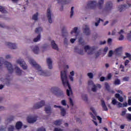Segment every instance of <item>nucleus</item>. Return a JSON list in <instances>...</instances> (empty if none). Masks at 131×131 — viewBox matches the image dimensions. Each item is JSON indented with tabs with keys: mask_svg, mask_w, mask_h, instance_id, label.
<instances>
[{
	"mask_svg": "<svg viewBox=\"0 0 131 131\" xmlns=\"http://www.w3.org/2000/svg\"><path fill=\"white\" fill-rule=\"evenodd\" d=\"M60 75L63 85L65 87L68 86L69 88V90H67V94L69 97L70 96V92L72 93V89H71V86L67 78V72L66 71H61Z\"/></svg>",
	"mask_w": 131,
	"mask_h": 131,
	"instance_id": "nucleus-1",
	"label": "nucleus"
},
{
	"mask_svg": "<svg viewBox=\"0 0 131 131\" xmlns=\"http://www.w3.org/2000/svg\"><path fill=\"white\" fill-rule=\"evenodd\" d=\"M29 63L32 65V66H33L34 68L36 69L39 72V74L40 75H43L44 76H47V75H46V73L43 72V71L41 70V67L40 66L38 65L35 61L33 59H30L29 60Z\"/></svg>",
	"mask_w": 131,
	"mask_h": 131,
	"instance_id": "nucleus-2",
	"label": "nucleus"
},
{
	"mask_svg": "<svg viewBox=\"0 0 131 131\" xmlns=\"http://www.w3.org/2000/svg\"><path fill=\"white\" fill-rule=\"evenodd\" d=\"M3 64H4L6 67L9 73H13L14 70L13 69V66H12V64L8 61L4 62V58L3 57H0V67L3 66Z\"/></svg>",
	"mask_w": 131,
	"mask_h": 131,
	"instance_id": "nucleus-3",
	"label": "nucleus"
},
{
	"mask_svg": "<svg viewBox=\"0 0 131 131\" xmlns=\"http://www.w3.org/2000/svg\"><path fill=\"white\" fill-rule=\"evenodd\" d=\"M51 91L53 94H55V95L57 96V97H64V93H63V91H62L58 87H53L51 89Z\"/></svg>",
	"mask_w": 131,
	"mask_h": 131,
	"instance_id": "nucleus-4",
	"label": "nucleus"
},
{
	"mask_svg": "<svg viewBox=\"0 0 131 131\" xmlns=\"http://www.w3.org/2000/svg\"><path fill=\"white\" fill-rule=\"evenodd\" d=\"M97 7V2L96 1H89L87 4V8L91 10H94Z\"/></svg>",
	"mask_w": 131,
	"mask_h": 131,
	"instance_id": "nucleus-5",
	"label": "nucleus"
},
{
	"mask_svg": "<svg viewBox=\"0 0 131 131\" xmlns=\"http://www.w3.org/2000/svg\"><path fill=\"white\" fill-rule=\"evenodd\" d=\"M113 8V4L112 2L109 1L107 2L105 5V7L103 9V12H107L108 11H111Z\"/></svg>",
	"mask_w": 131,
	"mask_h": 131,
	"instance_id": "nucleus-6",
	"label": "nucleus"
},
{
	"mask_svg": "<svg viewBox=\"0 0 131 131\" xmlns=\"http://www.w3.org/2000/svg\"><path fill=\"white\" fill-rule=\"evenodd\" d=\"M17 64H19L20 66L24 69V70H26L27 69V64L23 59H18L16 61Z\"/></svg>",
	"mask_w": 131,
	"mask_h": 131,
	"instance_id": "nucleus-7",
	"label": "nucleus"
},
{
	"mask_svg": "<svg viewBox=\"0 0 131 131\" xmlns=\"http://www.w3.org/2000/svg\"><path fill=\"white\" fill-rule=\"evenodd\" d=\"M46 102L43 100H41L40 102H38L34 105L33 106V109H39L41 108L42 106H45Z\"/></svg>",
	"mask_w": 131,
	"mask_h": 131,
	"instance_id": "nucleus-8",
	"label": "nucleus"
},
{
	"mask_svg": "<svg viewBox=\"0 0 131 131\" xmlns=\"http://www.w3.org/2000/svg\"><path fill=\"white\" fill-rule=\"evenodd\" d=\"M83 30L84 33H85L86 35H90L91 34V31H90L89 26L84 25L83 27Z\"/></svg>",
	"mask_w": 131,
	"mask_h": 131,
	"instance_id": "nucleus-9",
	"label": "nucleus"
},
{
	"mask_svg": "<svg viewBox=\"0 0 131 131\" xmlns=\"http://www.w3.org/2000/svg\"><path fill=\"white\" fill-rule=\"evenodd\" d=\"M84 49L85 52H88V51H90L89 52H88V55H92V54H93L94 53V51L95 50V49L94 48L92 49L89 46H85Z\"/></svg>",
	"mask_w": 131,
	"mask_h": 131,
	"instance_id": "nucleus-10",
	"label": "nucleus"
},
{
	"mask_svg": "<svg viewBox=\"0 0 131 131\" xmlns=\"http://www.w3.org/2000/svg\"><path fill=\"white\" fill-rule=\"evenodd\" d=\"M5 45L9 48V49H11L12 50H16L17 49V46L15 43H12L10 42H6Z\"/></svg>",
	"mask_w": 131,
	"mask_h": 131,
	"instance_id": "nucleus-11",
	"label": "nucleus"
},
{
	"mask_svg": "<svg viewBox=\"0 0 131 131\" xmlns=\"http://www.w3.org/2000/svg\"><path fill=\"white\" fill-rule=\"evenodd\" d=\"M47 16L49 23H53V20H52V14L51 13V8H50L47 9Z\"/></svg>",
	"mask_w": 131,
	"mask_h": 131,
	"instance_id": "nucleus-12",
	"label": "nucleus"
},
{
	"mask_svg": "<svg viewBox=\"0 0 131 131\" xmlns=\"http://www.w3.org/2000/svg\"><path fill=\"white\" fill-rule=\"evenodd\" d=\"M54 108H59L60 109L61 115L62 116H65V115H66V111L65 110V108L60 105H54Z\"/></svg>",
	"mask_w": 131,
	"mask_h": 131,
	"instance_id": "nucleus-13",
	"label": "nucleus"
},
{
	"mask_svg": "<svg viewBox=\"0 0 131 131\" xmlns=\"http://www.w3.org/2000/svg\"><path fill=\"white\" fill-rule=\"evenodd\" d=\"M47 63L49 69H52L53 68V61L50 58L47 59Z\"/></svg>",
	"mask_w": 131,
	"mask_h": 131,
	"instance_id": "nucleus-14",
	"label": "nucleus"
},
{
	"mask_svg": "<svg viewBox=\"0 0 131 131\" xmlns=\"http://www.w3.org/2000/svg\"><path fill=\"white\" fill-rule=\"evenodd\" d=\"M36 120H37V118L36 117L33 118L28 117L27 119V121L29 123H34Z\"/></svg>",
	"mask_w": 131,
	"mask_h": 131,
	"instance_id": "nucleus-15",
	"label": "nucleus"
},
{
	"mask_svg": "<svg viewBox=\"0 0 131 131\" xmlns=\"http://www.w3.org/2000/svg\"><path fill=\"white\" fill-rule=\"evenodd\" d=\"M58 4H62V5H67L70 3V0H56Z\"/></svg>",
	"mask_w": 131,
	"mask_h": 131,
	"instance_id": "nucleus-16",
	"label": "nucleus"
},
{
	"mask_svg": "<svg viewBox=\"0 0 131 131\" xmlns=\"http://www.w3.org/2000/svg\"><path fill=\"white\" fill-rule=\"evenodd\" d=\"M101 106L103 109L104 111H108V108L107 107V106H106V103H105V101L104 100L101 99Z\"/></svg>",
	"mask_w": 131,
	"mask_h": 131,
	"instance_id": "nucleus-17",
	"label": "nucleus"
},
{
	"mask_svg": "<svg viewBox=\"0 0 131 131\" xmlns=\"http://www.w3.org/2000/svg\"><path fill=\"white\" fill-rule=\"evenodd\" d=\"M75 53H78L79 55H83V50H79L77 47L74 48Z\"/></svg>",
	"mask_w": 131,
	"mask_h": 131,
	"instance_id": "nucleus-18",
	"label": "nucleus"
},
{
	"mask_svg": "<svg viewBox=\"0 0 131 131\" xmlns=\"http://www.w3.org/2000/svg\"><path fill=\"white\" fill-rule=\"evenodd\" d=\"M115 98H116V99H118L119 102H123V97H122V96H120V94H118V93H116L115 95Z\"/></svg>",
	"mask_w": 131,
	"mask_h": 131,
	"instance_id": "nucleus-19",
	"label": "nucleus"
},
{
	"mask_svg": "<svg viewBox=\"0 0 131 131\" xmlns=\"http://www.w3.org/2000/svg\"><path fill=\"white\" fill-rule=\"evenodd\" d=\"M45 112L47 114H49V115H51L52 113V110L51 109V106H46L45 107Z\"/></svg>",
	"mask_w": 131,
	"mask_h": 131,
	"instance_id": "nucleus-20",
	"label": "nucleus"
},
{
	"mask_svg": "<svg viewBox=\"0 0 131 131\" xmlns=\"http://www.w3.org/2000/svg\"><path fill=\"white\" fill-rule=\"evenodd\" d=\"M51 46H52V49H54V50H59V48H58V45L56 44V42H55V41L52 40L51 41Z\"/></svg>",
	"mask_w": 131,
	"mask_h": 131,
	"instance_id": "nucleus-21",
	"label": "nucleus"
},
{
	"mask_svg": "<svg viewBox=\"0 0 131 131\" xmlns=\"http://www.w3.org/2000/svg\"><path fill=\"white\" fill-rule=\"evenodd\" d=\"M53 124L56 126H60V125L62 124V120H57L53 122Z\"/></svg>",
	"mask_w": 131,
	"mask_h": 131,
	"instance_id": "nucleus-22",
	"label": "nucleus"
},
{
	"mask_svg": "<svg viewBox=\"0 0 131 131\" xmlns=\"http://www.w3.org/2000/svg\"><path fill=\"white\" fill-rule=\"evenodd\" d=\"M15 127L16 129H20L22 127V122L19 121L16 123Z\"/></svg>",
	"mask_w": 131,
	"mask_h": 131,
	"instance_id": "nucleus-23",
	"label": "nucleus"
},
{
	"mask_svg": "<svg viewBox=\"0 0 131 131\" xmlns=\"http://www.w3.org/2000/svg\"><path fill=\"white\" fill-rule=\"evenodd\" d=\"M104 4V0H99L98 3V6L99 10H101L102 8V5Z\"/></svg>",
	"mask_w": 131,
	"mask_h": 131,
	"instance_id": "nucleus-24",
	"label": "nucleus"
},
{
	"mask_svg": "<svg viewBox=\"0 0 131 131\" xmlns=\"http://www.w3.org/2000/svg\"><path fill=\"white\" fill-rule=\"evenodd\" d=\"M32 51L34 54H38V52H39V48L37 46H36L33 48Z\"/></svg>",
	"mask_w": 131,
	"mask_h": 131,
	"instance_id": "nucleus-25",
	"label": "nucleus"
},
{
	"mask_svg": "<svg viewBox=\"0 0 131 131\" xmlns=\"http://www.w3.org/2000/svg\"><path fill=\"white\" fill-rule=\"evenodd\" d=\"M15 69L17 75H21L22 74V71L20 70V68H19V67H16L15 68Z\"/></svg>",
	"mask_w": 131,
	"mask_h": 131,
	"instance_id": "nucleus-26",
	"label": "nucleus"
},
{
	"mask_svg": "<svg viewBox=\"0 0 131 131\" xmlns=\"http://www.w3.org/2000/svg\"><path fill=\"white\" fill-rule=\"evenodd\" d=\"M114 84H115V85H119V84H120V80L116 79L114 81Z\"/></svg>",
	"mask_w": 131,
	"mask_h": 131,
	"instance_id": "nucleus-27",
	"label": "nucleus"
},
{
	"mask_svg": "<svg viewBox=\"0 0 131 131\" xmlns=\"http://www.w3.org/2000/svg\"><path fill=\"white\" fill-rule=\"evenodd\" d=\"M104 86H105L106 90L107 91H108V92H109V91H110V86L109 85V84L108 83V82H105L104 83Z\"/></svg>",
	"mask_w": 131,
	"mask_h": 131,
	"instance_id": "nucleus-28",
	"label": "nucleus"
},
{
	"mask_svg": "<svg viewBox=\"0 0 131 131\" xmlns=\"http://www.w3.org/2000/svg\"><path fill=\"white\" fill-rule=\"evenodd\" d=\"M38 16V12H37L36 14H34L32 17L33 20H34L35 21H37V19H38L37 16Z\"/></svg>",
	"mask_w": 131,
	"mask_h": 131,
	"instance_id": "nucleus-29",
	"label": "nucleus"
},
{
	"mask_svg": "<svg viewBox=\"0 0 131 131\" xmlns=\"http://www.w3.org/2000/svg\"><path fill=\"white\" fill-rule=\"evenodd\" d=\"M82 99L83 100V101H85V102H88V95L86 94L82 95Z\"/></svg>",
	"mask_w": 131,
	"mask_h": 131,
	"instance_id": "nucleus-30",
	"label": "nucleus"
},
{
	"mask_svg": "<svg viewBox=\"0 0 131 131\" xmlns=\"http://www.w3.org/2000/svg\"><path fill=\"white\" fill-rule=\"evenodd\" d=\"M39 40H40V34H39L37 37L35 38L33 41H34V42H37Z\"/></svg>",
	"mask_w": 131,
	"mask_h": 131,
	"instance_id": "nucleus-31",
	"label": "nucleus"
},
{
	"mask_svg": "<svg viewBox=\"0 0 131 131\" xmlns=\"http://www.w3.org/2000/svg\"><path fill=\"white\" fill-rule=\"evenodd\" d=\"M41 31H42V28L41 27H39L35 29V32L36 33H39Z\"/></svg>",
	"mask_w": 131,
	"mask_h": 131,
	"instance_id": "nucleus-32",
	"label": "nucleus"
},
{
	"mask_svg": "<svg viewBox=\"0 0 131 131\" xmlns=\"http://www.w3.org/2000/svg\"><path fill=\"white\" fill-rule=\"evenodd\" d=\"M0 12H1V13H3V14L7 13V11L5 10V8L2 6H0Z\"/></svg>",
	"mask_w": 131,
	"mask_h": 131,
	"instance_id": "nucleus-33",
	"label": "nucleus"
},
{
	"mask_svg": "<svg viewBox=\"0 0 131 131\" xmlns=\"http://www.w3.org/2000/svg\"><path fill=\"white\" fill-rule=\"evenodd\" d=\"M125 5H120L119 7V12H122L123 9L125 8Z\"/></svg>",
	"mask_w": 131,
	"mask_h": 131,
	"instance_id": "nucleus-34",
	"label": "nucleus"
},
{
	"mask_svg": "<svg viewBox=\"0 0 131 131\" xmlns=\"http://www.w3.org/2000/svg\"><path fill=\"white\" fill-rule=\"evenodd\" d=\"M78 30V28L75 27L74 30L71 32V34H72L73 33H77V31Z\"/></svg>",
	"mask_w": 131,
	"mask_h": 131,
	"instance_id": "nucleus-35",
	"label": "nucleus"
},
{
	"mask_svg": "<svg viewBox=\"0 0 131 131\" xmlns=\"http://www.w3.org/2000/svg\"><path fill=\"white\" fill-rule=\"evenodd\" d=\"M14 118H15L14 117V116H10L8 119H7L8 122H11V121H13Z\"/></svg>",
	"mask_w": 131,
	"mask_h": 131,
	"instance_id": "nucleus-36",
	"label": "nucleus"
},
{
	"mask_svg": "<svg viewBox=\"0 0 131 131\" xmlns=\"http://www.w3.org/2000/svg\"><path fill=\"white\" fill-rule=\"evenodd\" d=\"M74 13V7H72L71 8V18H72L73 16V14Z\"/></svg>",
	"mask_w": 131,
	"mask_h": 131,
	"instance_id": "nucleus-37",
	"label": "nucleus"
},
{
	"mask_svg": "<svg viewBox=\"0 0 131 131\" xmlns=\"http://www.w3.org/2000/svg\"><path fill=\"white\" fill-rule=\"evenodd\" d=\"M8 131H14V127L13 125H10L8 127Z\"/></svg>",
	"mask_w": 131,
	"mask_h": 131,
	"instance_id": "nucleus-38",
	"label": "nucleus"
},
{
	"mask_svg": "<svg viewBox=\"0 0 131 131\" xmlns=\"http://www.w3.org/2000/svg\"><path fill=\"white\" fill-rule=\"evenodd\" d=\"M36 131H46V128L43 127H41L38 128Z\"/></svg>",
	"mask_w": 131,
	"mask_h": 131,
	"instance_id": "nucleus-39",
	"label": "nucleus"
},
{
	"mask_svg": "<svg viewBox=\"0 0 131 131\" xmlns=\"http://www.w3.org/2000/svg\"><path fill=\"white\" fill-rule=\"evenodd\" d=\"M7 127L4 126H1L0 127V131H6Z\"/></svg>",
	"mask_w": 131,
	"mask_h": 131,
	"instance_id": "nucleus-40",
	"label": "nucleus"
},
{
	"mask_svg": "<svg viewBox=\"0 0 131 131\" xmlns=\"http://www.w3.org/2000/svg\"><path fill=\"white\" fill-rule=\"evenodd\" d=\"M70 104L72 107H73L74 106V103H73V100H72V98H70Z\"/></svg>",
	"mask_w": 131,
	"mask_h": 131,
	"instance_id": "nucleus-41",
	"label": "nucleus"
},
{
	"mask_svg": "<svg viewBox=\"0 0 131 131\" xmlns=\"http://www.w3.org/2000/svg\"><path fill=\"white\" fill-rule=\"evenodd\" d=\"M127 39L131 41V34L129 33L127 34Z\"/></svg>",
	"mask_w": 131,
	"mask_h": 131,
	"instance_id": "nucleus-42",
	"label": "nucleus"
},
{
	"mask_svg": "<svg viewBox=\"0 0 131 131\" xmlns=\"http://www.w3.org/2000/svg\"><path fill=\"white\" fill-rule=\"evenodd\" d=\"M88 75L90 78H93L94 77V75L92 73H88Z\"/></svg>",
	"mask_w": 131,
	"mask_h": 131,
	"instance_id": "nucleus-43",
	"label": "nucleus"
},
{
	"mask_svg": "<svg viewBox=\"0 0 131 131\" xmlns=\"http://www.w3.org/2000/svg\"><path fill=\"white\" fill-rule=\"evenodd\" d=\"M93 92H97V86L96 85H93V88L92 89Z\"/></svg>",
	"mask_w": 131,
	"mask_h": 131,
	"instance_id": "nucleus-44",
	"label": "nucleus"
},
{
	"mask_svg": "<svg viewBox=\"0 0 131 131\" xmlns=\"http://www.w3.org/2000/svg\"><path fill=\"white\" fill-rule=\"evenodd\" d=\"M125 54L126 55V57H125L124 58H131L130 54H129L127 52H126Z\"/></svg>",
	"mask_w": 131,
	"mask_h": 131,
	"instance_id": "nucleus-45",
	"label": "nucleus"
},
{
	"mask_svg": "<svg viewBox=\"0 0 131 131\" xmlns=\"http://www.w3.org/2000/svg\"><path fill=\"white\" fill-rule=\"evenodd\" d=\"M126 119H128V120L130 121L131 120V114H128L126 116Z\"/></svg>",
	"mask_w": 131,
	"mask_h": 131,
	"instance_id": "nucleus-46",
	"label": "nucleus"
},
{
	"mask_svg": "<svg viewBox=\"0 0 131 131\" xmlns=\"http://www.w3.org/2000/svg\"><path fill=\"white\" fill-rule=\"evenodd\" d=\"M124 39V36L123 35H120V37H119V40H123Z\"/></svg>",
	"mask_w": 131,
	"mask_h": 131,
	"instance_id": "nucleus-47",
	"label": "nucleus"
},
{
	"mask_svg": "<svg viewBox=\"0 0 131 131\" xmlns=\"http://www.w3.org/2000/svg\"><path fill=\"white\" fill-rule=\"evenodd\" d=\"M100 21H101L102 22H103V19H101L100 18H99L98 22L95 23V26H99V23H100Z\"/></svg>",
	"mask_w": 131,
	"mask_h": 131,
	"instance_id": "nucleus-48",
	"label": "nucleus"
},
{
	"mask_svg": "<svg viewBox=\"0 0 131 131\" xmlns=\"http://www.w3.org/2000/svg\"><path fill=\"white\" fill-rule=\"evenodd\" d=\"M112 55H113V51L110 50L108 52V57H112Z\"/></svg>",
	"mask_w": 131,
	"mask_h": 131,
	"instance_id": "nucleus-49",
	"label": "nucleus"
},
{
	"mask_svg": "<svg viewBox=\"0 0 131 131\" xmlns=\"http://www.w3.org/2000/svg\"><path fill=\"white\" fill-rule=\"evenodd\" d=\"M112 77V74L111 73H109L107 75V79H111Z\"/></svg>",
	"mask_w": 131,
	"mask_h": 131,
	"instance_id": "nucleus-50",
	"label": "nucleus"
},
{
	"mask_svg": "<svg viewBox=\"0 0 131 131\" xmlns=\"http://www.w3.org/2000/svg\"><path fill=\"white\" fill-rule=\"evenodd\" d=\"M129 79V77H125L123 78V80H124V81H128Z\"/></svg>",
	"mask_w": 131,
	"mask_h": 131,
	"instance_id": "nucleus-51",
	"label": "nucleus"
},
{
	"mask_svg": "<svg viewBox=\"0 0 131 131\" xmlns=\"http://www.w3.org/2000/svg\"><path fill=\"white\" fill-rule=\"evenodd\" d=\"M61 104L63 105V106H66L67 104H66V100H63L61 101Z\"/></svg>",
	"mask_w": 131,
	"mask_h": 131,
	"instance_id": "nucleus-52",
	"label": "nucleus"
},
{
	"mask_svg": "<svg viewBox=\"0 0 131 131\" xmlns=\"http://www.w3.org/2000/svg\"><path fill=\"white\" fill-rule=\"evenodd\" d=\"M61 32L63 34L66 33V28L64 27L61 30Z\"/></svg>",
	"mask_w": 131,
	"mask_h": 131,
	"instance_id": "nucleus-53",
	"label": "nucleus"
},
{
	"mask_svg": "<svg viewBox=\"0 0 131 131\" xmlns=\"http://www.w3.org/2000/svg\"><path fill=\"white\" fill-rule=\"evenodd\" d=\"M120 51H121V48H117L116 49H115L116 53H120Z\"/></svg>",
	"mask_w": 131,
	"mask_h": 131,
	"instance_id": "nucleus-54",
	"label": "nucleus"
},
{
	"mask_svg": "<svg viewBox=\"0 0 131 131\" xmlns=\"http://www.w3.org/2000/svg\"><path fill=\"white\" fill-rule=\"evenodd\" d=\"M90 110H91V111H92L93 113H94V114H96V111H95V108L91 107H90Z\"/></svg>",
	"mask_w": 131,
	"mask_h": 131,
	"instance_id": "nucleus-55",
	"label": "nucleus"
},
{
	"mask_svg": "<svg viewBox=\"0 0 131 131\" xmlns=\"http://www.w3.org/2000/svg\"><path fill=\"white\" fill-rule=\"evenodd\" d=\"M105 43H106V40H104L103 41H100V42H99V45L100 46H102V45H105Z\"/></svg>",
	"mask_w": 131,
	"mask_h": 131,
	"instance_id": "nucleus-56",
	"label": "nucleus"
},
{
	"mask_svg": "<svg viewBox=\"0 0 131 131\" xmlns=\"http://www.w3.org/2000/svg\"><path fill=\"white\" fill-rule=\"evenodd\" d=\"M111 42H112V39L110 38L107 40V43H108V45H111Z\"/></svg>",
	"mask_w": 131,
	"mask_h": 131,
	"instance_id": "nucleus-57",
	"label": "nucleus"
},
{
	"mask_svg": "<svg viewBox=\"0 0 131 131\" xmlns=\"http://www.w3.org/2000/svg\"><path fill=\"white\" fill-rule=\"evenodd\" d=\"M117 103V101H116V99H113V100H112V104H113V105H116V103Z\"/></svg>",
	"mask_w": 131,
	"mask_h": 131,
	"instance_id": "nucleus-58",
	"label": "nucleus"
},
{
	"mask_svg": "<svg viewBox=\"0 0 131 131\" xmlns=\"http://www.w3.org/2000/svg\"><path fill=\"white\" fill-rule=\"evenodd\" d=\"M104 80H107V79H106V78L104 77H100V81H104Z\"/></svg>",
	"mask_w": 131,
	"mask_h": 131,
	"instance_id": "nucleus-59",
	"label": "nucleus"
},
{
	"mask_svg": "<svg viewBox=\"0 0 131 131\" xmlns=\"http://www.w3.org/2000/svg\"><path fill=\"white\" fill-rule=\"evenodd\" d=\"M76 40V39L75 38H71L70 39V41L72 43H74V41H75Z\"/></svg>",
	"mask_w": 131,
	"mask_h": 131,
	"instance_id": "nucleus-60",
	"label": "nucleus"
},
{
	"mask_svg": "<svg viewBox=\"0 0 131 131\" xmlns=\"http://www.w3.org/2000/svg\"><path fill=\"white\" fill-rule=\"evenodd\" d=\"M103 52L104 53H107V52H108V47H106L104 48V49H103Z\"/></svg>",
	"mask_w": 131,
	"mask_h": 131,
	"instance_id": "nucleus-61",
	"label": "nucleus"
},
{
	"mask_svg": "<svg viewBox=\"0 0 131 131\" xmlns=\"http://www.w3.org/2000/svg\"><path fill=\"white\" fill-rule=\"evenodd\" d=\"M128 63H129V60H126L125 62H124L125 66H126L127 65V64H128Z\"/></svg>",
	"mask_w": 131,
	"mask_h": 131,
	"instance_id": "nucleus-62",
	"label": "nucleus"
},
{
	"mask_svg": "<svg viewBox=\"0 0 131 131\" xmlns=\"http://www.w3.org/2000/svg\"><path fill=\"white\" fill-rule=\"evenodd\" d=\"M54 131H63V130H62V129H59L58 128H55L54 129Z\"/></svg>",
	"mask_w": 131,
	"mask_h": 131,
	"instance_id": "nucleus-63",
	"label": "nucleus"
},
{
	"mask_svg": "<svg viewBox=\"0 0 131 131\" xmlns=\"http://www.w3.org/2000/svg\"><path fill=\"white\" fill-rule=\"evenodd\" d=\"M128 104L130 105H131V99L130 98H129L128 99Z\"/></svg>",
	"mask_w": 131,
	"mask_h": 131,
	"instance_id": "nucleus-64",
	"label": "nucleus"
}]
</instances>
